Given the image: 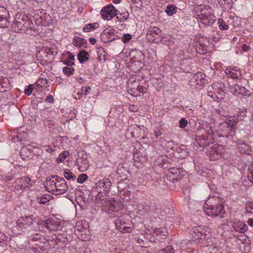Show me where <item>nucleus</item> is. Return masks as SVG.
Listing matches in <instances>:
<instances>
[{"label": "nucleus", "instance_id": "obj_12", "mask_svg": "<svg viewBox=\"0 0 253 253\" xmlns=\"http://www.w3.org/2000/svg\"><path fill=\"white\" fill-rule=\"evenodd\" d=\"M117 10L114 6L110 4L103 7L100 11V14L104 20H111L116 15Z\"/></svg>", "mask_w": 253, "mask_h": 253}, {"label": "nucleus", "instance_id": "obj_20", "mask_svg": "<svg viewBox=\"0 0 253 253\" xmlns=\"http://www.w3.org/2000/svg\"><path fill=\"white\" fill-rule=\"evenodd\" d=\"M151 211L150 205L146 203H139L137 205V213L141 215H146Z\"/></svg>", "mask_w": 253, "mask_h": 253}, {"label": "nucleus", "instance_id": "obj_21", "mask_svg": "<svg viewBox=\"0 0 253 253\" xmlns=\"http://www.w3.org/2000/svg\"><path fill=\"white\" fill-rule=\"evenodd\" d=\"M101 40L104 43H107L114 40V34L110 31L104 30L100 35Z\"/></svg>", "mask_w": 253, "mask_h": 253}, {"label": "nucleus", "instance_id": "obj_61", "mask_svg": "<svg viewBox=\"0 0 253 253\" xmlns=\"http://www.w3.org/2000/svg\"><path fill=\"white\" fill-rule=\"evenodd\" d=\"M45 101L47 102L52 103L54 101L53 96L51 94H49L45 99Z\"/></svg>", "mask_w": 253, "mask_h": 253}, {"label": "nucleus", "instance_id": "obj_24", "mask_svg": "<svg viewBox=\"0 0 253 253\" xmlns=\"http://www.w3.org/2000/svg\"><path fill=\"white\" fill-rule=\"evenodd\" d=\"M133 83L136 84V89H137L138 92L139 93H144L145 92V88L141 85H140V83L139 81H137L135 79V78L132 77L130 78L128 80L127 84H128L133 85Z\"/></svg>", "mask_w": 253, "mask_h": 253}, {"label": "nucleus", "instance_id": "obj_52", "mask_svg": "<svg viewBox=\"0 0 253 253\" xmlns=\"http://www.w3.org/2000/svg\"><path fill=\"white\" fill-rule=\"evenodd\" d=\"M34 88V86L33 84H30L26 88H25L24 93L27 95H31Z\"/></svg>", "mask_w": 253, "mask_h": 253}, {"label": "nucleus", "instance_id": "obj_15", "mask_svg": "<svg viewBox=\"0 0 253 253\" xmlns=\"http://www.w3.org/2000/svg\"><path fill=\"white\" fill-rule=\"evenodd\" d=\"M8 18V11L5 7L0 6V27H6L8 26L10 23Z\"/></svg>", "mask_w": 253, "mask_h": 253}, {"label": "nucleus", "instance_id": "obj_6", "mask_svg": "<svg viewBox=\"0 0 253 253\" xmlns=\"http://www.w3.org/2000/svg\"><path fill=\"white\" fill-rule=\"evenodd\" d=\"M224 92L221 87H218L217 84L209 86L208 88V95L212 98L214 101H218L222 99Z\"/></svg>", "mask_w": 253, "mask_h": 253}, {"label": "nucleus", "instance_id": "obj_45", "mask_svg": "<svg viewBox=\"0 0 253 253\" xmlns=\"http://www.w3.org/2000/svg\"><path fill=\"white\" fill-rule=\"evenodd\" d=\"M98 24L96 23H94L93 24H89L86 25L85 27L83 28V31L84 32H88L91 30H94L95 29L96 27H97Z\"/></svg>", "mask_w": 253, "mask_h": 253}, {"label": "nucleus", "instance_id": "obj_3", "mask_svg": "<svg viewBox=\"0 0 253 253\" xmlns=\"http://www.w3.org/2000/svg\"><path fill=\"white\" fill-rule=\"evenodd\" d=\"M45 187L47 191L55 195H62L68 189L64 179L58 176H55L52 179L47 181Z\"/></svg>", "mask_w": 253, "mask_h": 253}, {"label": "nucleus", "instance_id": "obj_26", "mask_svg": "<svg viewBox=\"0 0 253 253\" xmlns=\"http://www.w3.org/2000/svg\"><path fill=\"white\" fill-rule=\"evenodd\" d=\"M87 155L86 152L82 151L78 153V161L84 165H87L88 162L87 160Z\"/></svg>", "mask_w": 253, "mask_h": 253}, {"label": "nucleus", "instance_id": "obj_47", "mask_svg": "<svg viewBox=\"0 0 253 253\" xmlns=\"http://www.w3.org/2000/svg\"><path fill=\"white\" fill-rule=\"evenodd\" d=\"M62 70L64 74L67 75L68 76H71L74 72V69L71 67H65L63 68Z\"/></svg>", "mask_w": 253, "mask_h": 253}, {"label": "nucleus", "instance_id": "obj_40", "mask_svg": "<svg viewBox=\"0 0 253 253\" xmlns=\"http://www.w3.org/2000/svg\"><path fill=\"white\" fill-rule=\"evenodd\" d=\"M248 230L247 225L242 221H238V231L243 234Z\"/></svg>", "mask_w": 253, "mask_h": 253}, {"label": "nucleus", "instance_id": "obj_30", "mask_svg": "<svg viewBox=\"0 0 253 253\" xmlns=\"http://www.w3.org/2000/svg\"><path fill=\"white\" fill-rule=\"evenodd\" d=\"M237 71L236 67H228L226 69L225 73L228 77L232 79H237Z\"/></svg>", "mask_w": 253, "mask_h": 253}, {"label": "nucleus", "instance_id": "obj_58", "mask_svg": "<svg viewBox=\"0 0 253 253\" xmlns=\"http://www.w3.org/2000/svg\"><path fill=\"white\" fill-rule=\"evenodd\" d=\"M162 134V130L159 128H157L154 130V134L156 138L161 136Z\"/></svg>", "mask_w": 253, "mask_h": 253}, {"label": "nucleus", "instance_id": "obj_27", "mask_svg": "<svg viewBox=\"0 0 253 253\" xmlns=\"http://www.w3.org/2000/svg\"><path fill=\"white\" fill-rule=\"evenodd\" d=\"M59 242V239L56 235H54L51 237L48 236L47 245L50 248H55Z\"/></svg>", "mask_w": 253, "mask_h": 253}, {"label": "nucleus", "instance_id": "obj_1", "mask_svg": "<svg viewBox=\"0 0 253 253\" xmlns=\"http://www.w3.org/2000/svg\"><path fill=\"white\" fill-rule=\"evenodd\" d=\"M224 200L218 196H209L204 206L205 212L209 216L223 217L225 213Z\"/></svg>", "mask_w": 253, "mask_h": 253}, {"label": "nucleus", "instance_id": "obj_57", "mask_svg": "<svg viewBox=\"0 0 253 253\" xmlns=\"http://www.w3.org/2000/svg\"><path fill=\"white\" fill-rule=\"evenodd\" d=\"M164 253H174L173 248L171 246H167L163 250Z\"/></svg>", "mask_w": 253, "mask_h": 253}, {"label": "nucleus", "instance_id": "obj_4", "mask_svg": "<svg viewBox=\"0 0 253 253\" xmlns=\"http://www.w3.org/2000/svg\"><path fill=\"white\" fill-rule=\"evenodd\" d=\"M30 24L29 18L25 14L20 13L15 15L12 27L15 32H25Z\"/></svg>", "mask_w": 253, "mask_h": 253}, {"label": "nucleus", "instance_id": "obj_56", "mask_svg": "<svg viewBox=\"0 0 253 253\" xmlns=\"http://www.w3.org/2000/svg\"><path fill=\"white\" fill-rule=\"evenodd\" d=\"M179 123L180 127L183 128L186 126L187 121L185 118H182L180 120Z\"/></svg>", "mask_w": 253, "mask_h": 253}, {"label": "nucleus", "instance_id": "obj_29", "mask_svg": "<svg viewBox=\"0 0 253 253\" xmlns=\"http://www.w3.org/2000/svg\"><path fill=\"white\" fill-rule=\"evenodd\" d=\"M140 130V128L137 125H132L128 128V132H130L132 137H138Z\"/></svg>", "mask_w": 253, "mask_h": 253}, {"label": "nucleus", "instance_id": "obj_33", "mask_svg": "<svg viewBox=\"0 0 253 253\" xmlns=\"http://www.w3.org/2000/svg\"><path fill=\"white\" fill-rule=\"evenodd\" d=\"M238 150L241 153H249L250 146L244 143H240L238 141Z\"/></svg>", "mask_w": 253, "mask_h": 253}, {"label": "nucleus", "instance_id": "obj_5", "mask_svg": "<svg viewBox=\"0 0 253 253\" xmlns=\"http://www.w3.org/2000/svg\"><path fill=\"white\" fill-rule=\"evenodd\" d=\"M116 228L122 233H131L132 232V223L125 216H120L115 221Z\"/></svg>", "mask_w": 253, "mask_h": 253}, {"label": "nucleus", "instance_id": "obj_64", "mask_svg": "<svg viewBox=\"0 0 253 253\" xmlns=\"http://www.w3.org/2000/svg\"><path fill=\"white\" fill-rule=\"evenodd\" d=\"M146 238H147V240L151 242H155V238L152 235H150L149 234L147 235Z\"/></svg>", "mask_w": 253, "mask_h": 253}, {"label": "nucleus", "instance_id": "obj_23", "mask_svg": "<svg viewBox=\"0 0 253 253\" xmlns=\"http://www.w3.org/2000/svg\"><path fill=\"white\" fill-rule=\"evenodd\" d=\"M10 84L7 78L0 77V92H4L9 89Z\"/></svg>", "mask_w": 253, "mask_h": 253}, {"label": "nucleus", "instance_id": "obj_32", "mask_svg": "<svg viewBox=\"0 0 253 253\" xmlns=\"http://www.w3.org/2000/svg\"><path fill=\"white\" fill-rule=\"evenodd\" d=\"M86 43V41L84 39L79 37H75L73 44L76 46H84Z\"/></svg>", "mask_w": 253, "mask_h": 253}, {"label": "nucleus", "instance_id": "obj_51", "mask_svg": "<svg viewBox=\"0 0 253 253\" xmlns=\"http://www.w3.org/2000/svg\"><path fill=\"white\" fill-rule=\"evenodd\" d=\"M126 171L125 168L122 165H119L117 170V173L122 176L123 175H125V172Z\"/></svg>", "mask_w": 253, "mask_h": 253}, {"label": "nucleus", "instance_id": "obj_10", "mask_svg": "<svg viewBox=\"0 0 253 253\" xmlns=\"http://www.w3.org/2000/svg\"><path fill=\"white\" fill-rule=\"evenodd\" d=\"M102 210L108 213L118 212L122 209V205L115 202L105 201L102 204Z\"/></svg>", "mask_w": 253, "mask_h": 253}, {"label": "nucleus", "instance_id": "obj_22", "mask_svg": "<svg viewBox=\"0 0 253 253\" xmlns=\"http://www.w3.org/2000/svg\"><path fill=\"white\" fill-rule=\"evenodd\" d=\"M44 54L47 59H45L44 61H42L43 63L41 62L42 65L45 64L47 60L48 59L49 57L50 56H54L57 53V49L55 47H45L43 49Z\"/></svg>", "mask_w": 253, "mask_h": 253}, {"label": "nucleus", "instance_id": "obj_9", "mask_svg": "<svg viewBox=\"0 0 253 253\" xmlns=\"http://www.w3.org/2000/svg\"><path fill=\"white\" fill-rule=\"evenodd\" d=\"M162 32L157 27H150L146 34V39L150 42H156L161 37Z\"/></svg>", "mask_w": 253, "mask_h": 253}, {"label": "nucleus", "instance_id": "obj_14", "mask_svg": "<svg viewBox=\"0 0 253 253\" xmlns=\"http://www.w3.org/2000/svg\"><path fill=\"white\" fill-rule=\"evenodd\" d=\"M31 179L26 176L18 178L14 182V186L17 190H23L31 185Z\"/></svg>", "mask_w": 253, "mask_h": 253}, {"label": "nucleus", "instance_id": "obj_18", "mask_svg": "<svg viewBox=\"0 0 253 253\" xmlns=\"http://www.w3.org/2000/svg\"><path fill=\"white\" fill-rule=\"evenodd\" d=\"M192 237L196 240H199V242H201L203 244V246H208L209 245L206 244V236L203 234L202 231H199V229L196 227L193 229V233H191Z\"/></svg>", "mask_w": 253, "mask_h": 253}, {"label": "nucleus", "instance_id": "obj_11", "mask_svg": "<svg viewBox=\"0 0 253 253\" xmlns=\"http://www.w3.org/2000/svg\"><path fill=\"white\" fill-rule=\"evenodd\" d=\"M223 150L222 146L220 145H214L208 151L209 159L210 161H215L221 157Z\"/></svg>", "mask_w": 253, "mask_h": 253}, {"label": "nucleus", "instance_id": "obj_54", "mask_svg": "<svg viewBox=\"0 0 253 253\" xmlns=\"http://www.w3.org/2000/svg\"><path fill=\"white\" fill-rule=\"evenodd\" d=\"M13 178L12 174H3L1 175V179L4 181H10Z\"/></svg>", "mask_w": 253, "mask_h": 253}, {"label": "nucleus", "instance_id": "obj_49", "mask_svg": "<svg viewBox=\"0 0 253 253\" xmlns=\"http://www.w3.org/2000/svg\"><path fill=\"white\" fill-rule=\"evenodd\" d=\"M248 170L247 177L248 179L253 183V163L249 167Z\"/></svg>", "mask_w": 253, "mask_h": 253}, {"label": "nucleus", "instance_id": "obj_7", "mask_svg": "<svg viewBox=\"0 0 253 253\" xmlns=\"http://www.w3.org/2000/svg\"><path fill=\"white\" fill-rule=\"evenodd\" d=\"M112 183L109 178H104L95 184V189L97 191H102L105 195L109 193L111 189Z\"/></svg>", "mask_w": 253, "mask_h": 253}, {"label": "nucleus", "instance_id": "obj_31", "mask_svg": "<svg viewBox=\"0 0 253 253\" xmlns=\"http://www.w3.org/2000/svg\"><path fill=\"white\" fill-rule=\"evenodd\" d=\"M67 54L68 56L67 59H65L63 60V63L68 66L74 65V60H75V56L69 51H67Z\"/></svg>", "mask_w": 253, "mask_h": 253}, {"label": "nucleus", "instance_id": "obj_13", "mask_svg": "<svg viewBox=\"0 0 253 253\" xmlns=\"http://www.w3.org/2000/svg\"><path fill=\"white\" fill-rule=\"evenodd\" d=\"M43 226L49 231H57L60 230L62 226L61 222L55 219L48 218L43 223Z\"/></svg>", "mask_w": 253, "mask_h": 253}, {"label": "nucleus", "instance_id": "obj_63", "mask_svg": "<svg viewBox=\"0 0 253 253\" xmlns=\"http://www.w3.org/2000/svg\"><path fill=\"white\" fill-rule=\"evenodd\" d=\"M229 89H230V91L231 93H232L234 95H236V93L237 92V89L234 85L231 86L230 87Z\"/></svg>", "mask_w": 253, "mask_h": 253}, {"label": "nucleus", "instance_id": "obj_60", "mask_svg": "<svg viewBox=\"0 0 253 253\" xmlns=\"http://www.w3.org/2000/svg\"><path fill=\"white\" fill-rule=\"evenodd\" d=\"M169 171L172 174H176L180 172L179 169L175 168H171L169 169Z\"/></svg>", "mask_w": 253, "mask_h": 253}, {"label": "nucleus", "instance_id": "obj_37", "mask_svg": "<svg viewBox=\"0 0 253 253\" xmlns=\"http://www.w3.org/2000/svg\"><path fill=\"white\" fill-rule=\"evenodd\" d=\"M166 12L169 16H172L176 12V7L172 5H168L166 9Z\"/></svg>", "mask_w": 253, "mask_h": 253}, {"label": "nucleus", "instance_id": "obj_41", "mask_svg": "<svg viewBox=\"0 0 253 253\" xmlns=\"http://www.w3.org/2000/svg\"><path fill=\"white\" fill-rule=\"evenodd\" d=\"M97 192L98 194L96 196L95 199L97 203H101V202L105 199V197L108 196L107 195V194L105 195L104 193H103L102 191Z\"/></svg>", "mask_w": 253, "mask_h": 253}, {"label": "nucleus", "instance_id": "obj_19", "mask_svg": "<svg viewBox=\"0 0 253 253\" xmlns=\"http://www.w3.org/2000/svg\"><path fill=\"white\" fill-rule=\"evenodd\" d=\"M33 223V218L31 216L21 217L17 222V225L21 229L27 228Z\"/></svg>", "mask_w": 253, "mask_h": 253}, {"label": "nucleus", "instance_id": "obj_25", "mask_svg": "<svg viewBox=\"0 0 253 253\" xmlns=\"http://www.w3.org/2000/svg\"><path fill=\"white\" fill-rule=\"evenodd\" d=\"M11 240V238L0 232V247H5Z\"/></svg>", "mask_w": 253, "mask_h": 253}, {"label": "nucleus", "instance_id": "obj_17", "mask_svg": "<svg viewBox=\"0 0 253 253\" xmlns=\"http://www.w3.org/2000/svg\"><path fill=\"white\" fill-rule=\"evenodd\" d=\"M33 147L31 145L23 146L20 151L21 158L23 160L32 158L33 157Z\"/></svg>", "mask_w": 253, "mask_h": 253}, {"label": "nucleus", "instance_id": "obj_44", "mask_svg": "<svg viewBox=\"0 0 253 253\" xmlns=\"http://www.w3.org/2000/svg\"><path fill=\"white\" fill-rule=\"evenodd\" d=\"M199 46L196 47L197 52L199 54H204L207 53V47L205 45H202L201 43H199Z\"/></svg>", "mask_w": 253, "mask_h": 253}, {"label": "nucleus", "instance_id": "obj_8", "mask_svg": "<svg viewBox=\"0 0 253 253\" xmlns=\"http://www.w3.org/2000/svg\"><path fill=\"white\" fill-rule=\"evenodd\" d=\"M238 250L242 253L250 252L251 246L248 237L246 235H238Z\"/></svg>", "mask_w": 253, "mask_h": 253}, {"label": "nucleus", "instance_id": "obj_48", "mask_svg": "<svg viewBox=\"0 0 253 253\" xmlns=\"http://www.w3.org/2000/svg\"><path fill=\"white\" fill-rule=\"evenodd\" d=\"M42 235L39 233H35L30 236L29 240L32 242H39Z\"/></svg>", "mask_w": 253, "mask_h": 253}, {"label": "nucleus", "instance_id": "obj_36", "mask_svg": "<svg viewBox=\"0 0 253 253\" xmlns=\"http://www.w3.org/2000/svg\"><path fill=\"white\" fill-rule=\"evenodd\" d=\"M64 176L67 180H75L76 179V175L73 174L69 169H66L64 172Z\"/></svg>", "mask_w": 253, "mask_h": 253}, {"label": "nucleus", "instance_id": "obj_34", "mask_svg": "<svg viewBox=\"0 0 253 253\" xmlns=\"http://www.w3.org/2000/svg\"><path fill=\"white\" fill-rule=\"evenodd\" d=\"M36 85L39 87H46L47 85V81L46 79L40 78L36 83Z\"/></svg>", "mask_w": 253, "mask_h": 253}, {"label": "nucleus", "instance_id": "obj_53", "mask_svg": "<svg viewBox=\"0 0 253 253\" xmlns=\"http://www.w3.org/2000/svg\"><path fill=\"white\" fill-rule=\"evenodd\" d=\"M131 36L130 34H125L122 38V40L124 43H127L131 40Z\"/></svg>", "mask_w": 253, "mask_h": 253}, {"label": "nucleus", "instance_id": "obj_38", "mask_svg": "<svg viewBox=\"0 0 253 253\" xmlns=\"http://www.w3.org/2000/svg\"><path fill=\"white\" fill-rule=\"evenodd\" d=\"M69 155V153L68 151H64L58 156L56 159V161L58 163L63 162Z\"/></svg>", "mask_w": 253, "mask_h": 253}, {"label": "nucleus", "instance_id": "obj_28", "mask_svg": "<svg viewBox=\"0 0 253 253\" xmlns=\"http://www.w3.org/2000/svg\"><path fill=\"white\" fill-rule=\"evenodd\" d=\"M89 53L84 50L79 52L78 55L79 60L81 63H83L87 61L89 59Z\"/></svg>", "mask_w": 253, "mask_h": 253}, {"label": "nucleus", "instance_id": "obj_59", "mask_svg": "<svg viewBox=\"0 0 253 253\" xmlns=\"http://www.w3.org/2000/svg\"><path fill=\"white\" fill-rule=\"evenodd\" d=\"M143 239L138 238L137 240V243L140 245L141 246L143 247L145 245V242L147 240H145V237H143Z\"/></svg>", "mask_w": 253, "mask_h": 253}, {"label": "nucleus", "instance_id": "obj_62", "mask_svg": "<svg viewBox=\"0 0 253 253\" xmlns=\"http://www.w3.org/2000/svg\"><path fill=\"white\" fill-rule=\"evenodd\" d=\"M40 243H42L44 244H47L48 243V236L45 238L44 236H42L39 241Z\"/></svg>", "mask_w": 253, "mask_h": 253}, {"label": "nucleus", "instance_id": "obj_39", "mask_svg": "<svg viewBox=\"0 0 253 253\" xmlns=\"http://www.w3.org/2000/svg\"><path fill=\"white\" fill-rule=\"evenodd\" d=\"M50 197V196L48 195H44L41 197L38 198L37 201L40 204H45L49 202Z\"/></svg>", "mask_w": 253, "mask_h": 253}, {"label": "nucleus", "instance_id": "obj_46", "mask_svg": "<svg viewBox=\"0 0 253 253\" xmlns=\"http://www.w3.org/2000/svg\"><path fill=\"white\" fill-rule=\"evenodd\" d=\"M27 135V134L26 132L23 133V134L20 133H18L17 135L13 137L14 141H22L26 138Z\"/></svg>", "mask_w": 253, "mask_h": 253}, {"label": "nucleus", "instance_id": "obj_16", "mask_svg": "<svg viewBox=\"0 0 253 253\" xmlns=\"http://www.w3.org/2000/svg\"><path fill=\"white\" fill-rule=\"evenodd\" d=\"M213 138L211 135H202L196 138L197 143L200 146L205 147L209 146L210 143H213Z\"/></svg>", "mask_w": 253, "mask_h": 253}, {"label": "nucleus", "instance_id": "obj_55", "mask_svg": "<svg viewBox=\"0 0 253 253\" xmlns=\"http://www.w3.org/2000/svg\"><path fill=\"white\" fill-rule=\"evenodd\" d=\"M101 51L104 53V51L103 48H101V49H99V52H100V53H99V52H98V59L100 61H105L106 60L105 55H102V53L101 52Z\"/></svg>", "mask_w": 253, "mask_h": 253}, {"label": "nucleus", "instance_id": "obj_35", "mask_svg": "<svg viewBox=\"0 0 253 253\" xmlns=\"http://www.w3.org/2000/svg\"><path fill=\"white\" fill-rule=\"evenodd\" d=\"M129 15L128 12H124L122 13H118V11L117 10L116 15L115 16L117 17V18L120 21H124L126 20Z\"/></svg>", "mask_w": 253, "mask_h": 253}, {"label": "nucleus", "instance_id": "obj_2", "mask_svg": "<svg viewBox=\"0 0 253 253\" xmlns=\"http://www.w3.org/2000/svg\"><path fill=\"white\" fill-rule=\"evenodd\" d=\"M193 11L195 18L206 26H211L216 21L212 7L209 5H198Z\"/></svg>", "mask_w": 253, "mask_h": 253}, {"label": "nucleus", "instance_id": "obj_43", "mask_svg": "<svg viewBox=\"0 0 253 253\" xmlns=\"http://www.w3.org/2000/svg\"><path fill=\"white\" fill-rule=\"evenodd\" d=\"M128 92L129 93L131 94L133 96H138L140 95V94L137 93L138 92L137 89H136V87H133V86H131V84H128Z\"/></svg>", "mask_w": 253, "mask_h": 253}, {"label": "nucleus", "instance_id": "obj_42", "mask_svg": "<svg viewBox=\"0 0 253 253\" xmlns=\"http://www.w3.org/2000/svg\"><path fill=\"white\" fill-rule=\"evenodd\" d=\"M219 28L221 30H226L228 28V26L222 19H219L218 20Z\"/></svg>", "mask_w": 253, "mask_h": 253}, {"label": "nucleus", "instance_id": "obj_50", "mask_svg": "<svg viewBox=\"0 0 253 253\" xmlns=\"http://www.w3.org/2000/svg\"><path fill=\"white\" fill-rule=\"evenodd\" d=\"M88 178L87 174L85 173H82L80 174L77 178V181L80 183H83Z\"/></svg>", "mask_w": 253, "mask_h": 253}]
</instances>
